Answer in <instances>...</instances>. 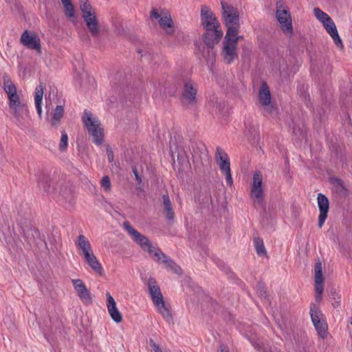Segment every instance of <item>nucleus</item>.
Wrapping results in <instances>:
<instances>
[{
	"instance_id": "1",
	"label": "nucleus",
	"mask_w": 352,
	"mask_h": 352,
	"mask_svg": "<svg viewBox=\"0 0 352 352\" xmlns=\"http://www.w3.org/2000/svg\"><path fill=\"white\" fill-rule=\"evenodd\" d=\"M148 286L152 300L158 312L166 321H171L173 319L172 314L169 309L165 305L162 292L156 280L153 278H150L148 280Z\"/></svg>"
},
{
	"instance_id": "2",
	"label": "nucleus",
	"mask_w": 352,
	"mask_h": 352,
	"mask_svg": "<svg viewBox=\"0 0 352 352\" xmlns=\"http://www.w3.org/2000/svg\"><path fill=\"white\" fill-rule=\"evenodd\" d=\"M242 38L239 35H230V33L226 34L221 52V56L225 63L230 65L238 58L236 51L238 42Z\"/></svg>"
},
{
	"instance_id": "3",
	"label": "nucleus",
	"mask_w": 352,
	"mask_h": 352,
	"mask_svg": "<svg viewBox=\"0 0 352 352\" xmlns=\"http://www.w3.org/2000/svg\"><path fill=\"white\" fill-rule=\"evenodd\" d=\"M223 21L227 28L226 34L238 35L239 28V12L237 8L221 2Z\"/></svg>"
},
{
	"instance_id": "4",
	"label": "nucleus",
	"mask_w": 352,
	"mask_h": 352,
	"mask_svg": "<svg viewBox=\"0 0 352 352\" xmlns=\"http://www.w3.org/2000/svg\"><path fill=\"white\" fill-rule=\"evenodd\" d=\"M123 228L129 235L144 251L147 252L153 258L156 250H160L150 241V240L139 231L135 229L129 221L123 223Z\"/></svg>"
},
{
	"instance_id": "5",
	"label": "nucleus",
	"mask_w": 352,
	"mask_h": 352,
	"mask_svg": "<svg viewBox=\"0 0 352 352\" xmlns=\"http://www.w3.org/2000/svg\"><path fill=\"white\" fill-rule=\"evenodd\" d=\"M201 23L207 32L214 33L217 39H221L223 37V33L220 28V23L207 6H201Z\"/></svg>"
},
{
	"instance_id": "6",
	"label": "nucleus",
	"mask_w": 352,
	"mask_h": 352,
	"mask_svg": "<svg viewBox=\"0 0 352 352\" xmlns=\"http://www.w3.org/2000/svg\"><path fill=\"white\" fill-rule=\"evenodd\" d=\"M80 8L91 34L94 37L98 36L100 33V26L94 9L87 2V0H80Z\"/></svg>"
},
{
	"instance_id": "7",
	"label": "nucleus",
	"mask_w": 352,
	"mask_h": 352,
	"mask_svg": "<svg viewBox=\"0 0 352 352\" xmlns=\"http://www.w3.org/2000/svg\"><path fill=\"white\" fill-rule=\"evenodd\" d=\"M276 16L283 32L292 35L293 32L292 20L288 8L282 2L276 4Z\"/></svg>"
},
{
	"instance_id": "8",
	"label": "nucleus",
	"mask_w": 352,
	"mask_h": 352,
	"mask_svg": "<svg viewBox=\"0 0 352 352\" xmlns=\"http://www.w3.org/2000/svg\"><path fill=\"white\" fill-rule=\"evenodd\" d=\"M9 107L10 113L15 118L16 124L21 129L26 128V120L30 118V112L26 103L21 101Z\"/></svg>"
},
{
	"instance_id": "9",
	"label": "nucleus",
	"mask_w": 352,
	"mask_h": 352,
	"mask_svg": "<svg viewBox=\"0 0 352 352\" xmlns=\"http://www.w3.org/2000/svg\"><path fill=\"white\" fill-rule=\"evenodd\" d=\"M250 198L254 204L262 206L264 199V192L263 188V175L259 171L254 173L253 175Z\"/></svg>"
},
{
	"instance_id": "10",
	"label": "nucleus",
	"mask_w": 352,
	"mask_h": 352,
	"mask_svg": "<svg viewBox=\"0 0 352 352\" xmlns=\"http://www.w3.org/2000/svg\"><path fill=\"white\" fill-rule=\"evenodd\" d=\"M151 17L157 19L161 28L168 34H173L175 32L174 23L168 12L163 10L158 12L156 10H153Z\"/></svg>"
},
{
	"instance_id": "11",
	"label": "nucleus",
	"mask_w": 352,
	"mask_h": 352,
	"mask_svg": "<svg viewBox=\"0 0 352 352\" xmlns=\"http://www.w3.org/2000/svg\"><path fill=\"white\" fill-rule=\"evenodd\" d=\"M21 43L28 49L35 50L38 54H41V40L37 33L25 30L21 36Z\"/></svg>"
},
{
	"instance_id": "12",
	"label": "nucleus",
	"mask_w": 352,
	"mask_h": 352,
	"mask_svg": "<svg viewBox=\"0 0 352 352\" xmlns=\"http://www.w3.org/2000/svg\"><path fill=\"white\" fill-rule=\"evenodd\" d=\"M314 282L316 291V300L320 302L322 298V293L324 291V276L322 273V262L318 261L314 264Z\"/></svg>"
},
{
	"instance_id": "13",
	"label": "nucleus",
	"mask_w": 352,
	"mask_h": 352,
	"mask_svg": "<svg viewBox=\"0 0 352 352\" xmlns=\"http://www.w3.org/2000/svg\"><path fill=\"white\" fill-rule=\"evenodd\" d=\"M197 88L196 85L190 80H186L184 82L182 91V100L186 104H194L196 102Z\"/></svg>"
},
{
	"instance_id": "14",
	"label": "nucleus",
	"mask_w": 352,
	"mask_h": 352,
	"mask_svg": "<svg viewBox=\"0 0 352 352\" xmlns=\"http://www.w3.org/2000/svg\"><path fill=\"white\" fill-rule=\"evenodd\" d=\"M72 283L81 301L85 305H90L92 302L91 295L82 280L81 279H72Z\"/></svg>"
},
{
	"instance_id": "15",
	"label": "nucleus",
	"mask_w": 352,
	"mask_h": 352,
	"mask_svg": "<svg viewBox=\"0 0 352 352\" xmlns=\"http://www.w3.org/2000/svg\"><path fill=\"white\" fill-rule=\"evenodd\" d=\"M211 32H207L203 35V40L206 45V50H208V56L203 53V58L206 60H213L215 56V52L213 50V47L215 44L218 43L221 39H217L216 38V34L212 33V35Z\"/></svg>"
},
{
	"instance_id": "16",
	"label": "nucleus",
	"mask_w": 352,
	"mask_h": 352,
	"mask_svg": "<svg viewBox=\"0 0 352 352\" xmlns=\"http://www.w3.org/2000/svg\"><path fill=\"white\" fill-rule=\"evenodd\" d=\"M153 260L156 262L164 264L166 268L168 270H170L177 274L182 273L181 268L171 259L168 258L166 255L161 250H156V252L154 253Z\"/></svg>"
},
{
	"instance_id": "17",
	"label": "nucleus",
	"mask_w": 352,
	"mask_h": 352,
	"mask_svg": "<svg viewBox=\"0 0 352 352\" xmlns=\"http://www.w3.org/2000/svg\"><path fill=\"white\" fill-rule=\"evenodd\" d=\"M318 205L320 210L318 217V226L321 228L327 217L329 204L327 197L322 193H318L317 197Z\"/></svg>"
},
{
	"instance_id": "18",
	"label": "nucleus",
	"mask_w": 352,
	"mask_h": 352,
	"mask_svg": "<svg viewBox=\"0 0 352 352\" xmlns=\"http://www.w3.org/2000/svg\"><path fill=\"white\" fill-rule=\"evenodd\" d=\"M107 307L108 312L112 320L116 323H120L122 320V316L116 307V302L109 292L106 294Z\"/></svg>"
},
{
	"instance_id": "19",
	"label": "nucleus",
	"mask_w": 352,
	"mask_h": 352,
	"mask_svg": "<svg viewBox=\"0 0 352 352\" xmlns=\"http://www.w3.org/2000/svg\"><path fill=\"white\" fill-rule=\"evenodd\" d=\"M82 120L88 132L102 126L100 120L87 110L84 111Z\"/></svg>"
},
{
	"instance_id": "20",
	"label": "nucleus",
	"mask_w": 352,
	"mask_h": 352,
	"mask_svg": "<svg viewBox=\"0 0 352 352\" xmlns=\"http://www.w3.org/2000/svg\"><path fill=\"white\" fill-rule=\"evenodd\" d=\"M215 158L222 173L230 170V158L219 147L217 148Z\"/></svg>"
},
{
	"instance_id": "21",
	"label": "nucleus",
	"mask_w": 352,
	"mask_h": 352,
	"mask_svg": "<svg viewBox=\"0 0 352 352\" xmlns=\"http://www.w3.org/2000/svg\"><path fill=\"white\" fill-rule=\"evenodd\" d=\"M322 25L325 30L331 36L335 44L338 47L342 48L343 47V44L341 38H340V36L337 30V28L333 21L331 19L329 23V21H326L325 23H322Z\"/></svg>"
},
{
	"instance_id": "22",
	"label": "nucleus",
	"mask_w": 352,
	"mask_h": 352,
	"mask_svg": "<svg viewBox=\"0 0 352 352\" xmlns=\"http://www.w3.org/2000/svg\"><path fill=\"white\" fill-rule=\"evenodd\" d=\"M76 245L80 250L79 254L82 256H85L93 251L88 239L82 234L78 236L76 241Z\"/></svg>"
},
{
	"instance_id": "23",
	"label": "nucleus",
	"mask_w": 352,
	"mask_h": 352,
	"mask_svg": "<svg viewBox=\"0 0 352 352\" xmlns=\"http://www.w3.org/2000/svg\"><path fill=\"white\" fill-rule=\"evenodd\" d=\"M82 257L84 258L85 261L94 272L100 275L102 274V267L96 256L94 255L93 251L85 256H82Z\"/></svg>"
},
{
	"instance_id": "24",
	"label": "nucleus",
	"mask_w": 352,
	"mask_h": 352,
	"mask_svg": "<svg viewBox=\"0 0 352 352\" xmlns=\"http://www.w3.org/2000/svg\"><path fill=\"white\" fill-rule=\"evenodd\" d=\"M43 90L44 87L41 84L36 87L34 93L35 107L40 119L42 118V102L44 92Z\"/></svg>"
},
{
	"instance_id": "25",
	"label": "nucleus",
	"mask_w": 352,
	"mask_h": 352,
	"mask_svg": "<svg viewBox=\"0 0 352 352\" xmlns=\"http://www.w3.org/2000/svg\"><path fill=\"white\" fill-rule=\"evenodd\" d=\"M258 99L261 104L263 106L267 107L271 103V94L270 88L265 82L263 83L261 86Z\"/></svg>"
},
{
	"instance_id": "26",
	"label": "nucleus",
	"mask_w": 352,
	"mask_h": 352,
	"mask_svg": "<svg viewBox=\"0 0 352 352\" xmlns=\"http://www.w3.org/2000/svg\"><path fill=\"white\" fill-rule=\"evenodd\" d=\"M64 107L63 105H58L55 107L52 112V116L51 118V124L55 128L60 124V120L64 115Z\"/></svg>"
},
{
	"instance_id": "27",
	"label": "nucleus",
	"mask_w": 352,
	"mask_h": 352,
	"mask_svg": "<svg viewBox=\"0 0 352 352\" xmlns=\"http://www.w3.org/2000/svg\"><path fill=\"white\" fill-rule=\"evenodd\" d=\"M60 1L63 4L65 16L67 18L74 22L76 15L74 7L72 0H60Z\"/></svg>"
},
{
	"instance_id": "28",
	"label": "nucleus",
	"mask_w": 352,
	"mask_h": 352,
	"mask_svg": "<svg viewBox=\"0 0 352 352\" xmlns=\"http://www.w3.org/2000/svg\"><path fill=\"white\" fill-rule=\"evenodd\" d=\"M163 204L164 206V214L166 217L169 220H173L175 213L172 208V204L169 197L167 195L162 196Z\"/></svg>"
},
{
	"instance_id": "29",
	"label": "nucleus",
	"mask_w": 352,
	"mask_h": 352,
	"mask_svg": "<svg viewBox=\"0 0 352 352\" xmlns=\"http://www.w3.org/2000/svg\"><path fill=\"white\" fill-rule=\"evenodd\" d=\"M89 133L91 136L92 141L95 144L99 146L104 142V130L102 126L89 131Z\"/></svg>"
},
{
	"instance_id": "30",
	"label": "nucleus",
	"mask_w": 352,
	"mask_h": 352,
	"mask_svg": "<svg viewBox=\"0 0 352 352\" xmlns=\"http://www.w3.org/2000/svg\"><path fill=\"white\" fill-rule=\"evenodd\" d=\"M310 314L313 323L318 322L319 320L325 319L318 305L314 303H311L310 305Z\"/></svg>"
},
{
	"instance_id": "31",
	"label": "nucleus",
	"mask_w": 352,
	"mask_h": 352,
	"mask_svg": "<svg viewBox=\"0 0 352 352\" xmlns=\"http://www.w3.org/2000/svg\"><path fill=\"white\" fill-rule=\"evenodd\" d=\"M4 90L8 96L17 93L16 87L10 77L7 75L3 76Z\"/></svg>"
},
{
	"instance_id": "32",
	"label": "nucleus",
	"mask_w": 352,
	"mask_h": 352,
	"mask_svg": "<svg viewBox=\"0 0 352 352\" xmlns=\"http://www.w3.org/2000/svg\"><path fill=\"white\" fill-rule=\"evenodd\" d=\"M318 334L322 338L327 336V324L325 319L319 320L318 322L313 323Z\"/></svg>"
},
{
	"instance_id": "33",
	"label": "nucleus",
	"mask_w": 352,
	"mask_h": 352,
	"mask_svg": "<svg viewBox=\"0 0 352 352\" xmlns=\"http://www.w3.org/2000/svg\"><path fill=\"white\" fill-rule=\"evenodd\" d=\"M314 13L316 18L322 24L326 21L330 22L331 18L325 12H324L319 8H315L314 9Z\"/></svg>"
},
{
	"instance_id": "34",
	"label": "nucleus",
	"mask_w": 352,
	"mask_h": 352,
	"mask_svg": "<svg viewBox=\"0 0 352 352\" xmlns=\"http://www.w3.org/2000/svg\"><path fill=\"white\" fill-rule=\"evenodd\" d=\"M254 245L256 251V253L259 256L265 255L266 250L263 242V240L260 238H256L254 240Z\"/></svg>"
},
{
	"instance_id": "35",
	"label": "nucleus",
	"mask_w": 352,
	"mask_h": 352,
	"mask_svg": "<svg viewBox=\"0 0 352 352\" xmlns=\"http://www.w3.org/2000/svg\"><path fill=\"white\" fill-rule=\"evenodd\" d=\"M329 298L331 301V305L334 308H338L340 306L341 296L336 291H331L329 294Z\"/></svg>"
},
{
	"instance_id": "36",
	"label": "nucleus",
	"mask_w": 352,
	"mask_h": 352,
	"mask_svg": "<svg viewBox=\"0 0 352 352\" xmlns=\"http://www.w3.org/2000/svg\"><path fill=\"white\" fill-rule=\"evenodd\" d=\"M68 145V136L65 131L61 132V138L60 140L59 147L61 151L67 148Z\"/></svg>"
},
{
	"instance_id": "37",
	"label": "nucleus",
	"mask_w": 352,
	"mask_h": 352,
	"mask_svg": "<svg viewBox=\"0 0 352 352\" xmlns=\"http://www.w3.org/2000/svg\"><path fill=\"white\" fill-rule=\"evenodd\" d=\"M8 98L9 107L22 101L17 93L8 96Z\"/></svg>"
},
{
	"instance_id": "38",
	"label": "nucleus",
	"mask_w": 352,
	"mask_h": 352,
	"mask_svg": "<svg viewBox=\"0 0 352 352\" xmlns=\"http://www.w3.org/2000/svg\"><path fill=\"white\" fill-rule=\"evenodd\" d=\"M101 186L106 191H110L111 190V181L108 176H104L101 180Z\"/></svg>"
},
{
	"instance_id": "39",
	"label": "nucleus",
	"mask_w": 352,
	"mask_h": 352,
	"mask_svg": "<svg viewBox=\"0 0 352 352\" xmlns=\"http://www.w3.org/2000/svg\"><path fill=\"white\" fill-rule=\"evenodd\" d=\"M223 174L226 176V180L227 184L229 186H231L232 185V184H233V180H232V175H231V171L229 170V171L225 172V173H223Z\"/></svg>"
},
{
	"instance_id": "40",
	"label": "nucleus",
	"mask_w": 352,
	"mask_h": 352,
	"mask_svg": "<svg viewBox=\"0 0 352 352\" xmlns=\"http://www.w3.org/2000/svg\"><path fill=\"white\" fill-rule=\"evenodd\" d=\"M150 345L154 352H162L161 348L158 344H157L153 340H150Z\"/></svg>"
},
{
	"instance_id": "41",
	"label": "nucleus",
	"mask_w": 352,
	"mask_h": 352,
	"mask_svg": "<svg viewBox=\"0 0 352 352\" xmlns=\"http://www.w3.org/2000/svg\"><path fill=\"white\" fill-rule=\"evenodd\" d=\"M133 172L135 176V178L136 179L138 180V183L140 184L142 182V178L140 176L138 172V170L135 168L133 169Z\"/></svg>"
},
{
	"instance_id": "42",
	"label": "nucleus",
	"mask_w": 352,
	"mask_h": 352,
	"mask_svg": "<svg viewBox=\"0 0 352 352\" xmlns=\"http://www.w3.org/2000/svg\"><path fill=\"white\" fill-rule=\"evenodd\" d=\"M198 50L202 56L204 52L206 56H208V50H206V46H202L201 47H199Z\"/></svg>"
},
{
	"instance_id": "43",
	"label": "nucleus",
	"mask_w": 352,
	"mask_h": 352,
	"mask_svg": "<svg viewBox=\"0 0 352 352\" xmlns=\"http://www.w3.org/2000/svg\"><path fill=\"white\" fill-rule=\"evenodd\" d=\"M107 155H108V158H109V162H111L113 160V153H112V152L111 151H108Z\"/></svg>"
},
{
	"instance_id": "44",
	"label": "nucleus",
	"mask_w": 352,
	"mask_h": 352,
	"mask_svg": "<svg viewBox=\"0 0 352 352\" xmlns=\"http://www.w3.org/2000/svg\"><path fill=\"white\" fill-rule=\"evenodd\" d=\"M253 346H254L255 349H256L257 350H260V348L258 346V345H256L255 344H252Z\"/></svg>"
},
{
	"instance_id": "45",
	"label": "nucleus",
	"mask_w": 352,
	"mask_h": 352,
	"mask_svg": "<svg viewBox=\"0 0 352 352\" xmlns=\"http://www.w3.org/2000/svg\"><path fill=\"white\" fill-rule=\"evenodd\" d=\"M221 352H228V351H226V350H224V349H221Z\"/></svg>"
},
{
	"instance_id": "46",
	"label": "nucleus",
	"mask_w": 352,
	"mask_h": 352,
	"mask_svg": "<svg viewBox=\"0 0 352 352\" xmlns=\"http://www.w3.org/2000/svg\"><path fill=\"white\" fill-rule=\"evenodd\" d=\"M38 184H39V186H41V185H42V182H39Z\"/></svg>"
},
{
	"instance_id": "47",
	"label": "nucleus",
	"mask_w": 352,
	"mask_h": 352,
	"mask_svg": "<svg viewBox=\"0 0 352 352\" xmlns=\"http://www.w3.org/2000/svg\"><path fill=\"white\" fill-rule=\"evenodd\" d=\"M350 324L352 325V318H351Z\"/></svg>"
},
{
	"instance_id": "48",
	"label": "nucleus",
	"mask_w": 352,
	"mask_h": 352,
	"mask_svg": "<svg viewBox=\"0 0 352 352\" xmlns=\"http://www.w3.org/2000/svg\"><path fill=\"white\" fill-rule=\"evenodd\" d=\"M261 295L262 296L263 294V291L261 290V292H260Z\"/></svg>"
},
{
	"instance_id": "49",
	"label": "nucleus",
	"mask_w": 352,
	"mask_h": 352,
	"mask_svg": "<svg viewBox=\"0 0 352 352\" xmlns=\"http://www.w3.org/2000/svg\"><path fill=\"white\" fill-rule=\"evenodd\" d=\"M351 338H352V333H351Z\"/></svg>"
}]
</instances>
